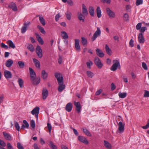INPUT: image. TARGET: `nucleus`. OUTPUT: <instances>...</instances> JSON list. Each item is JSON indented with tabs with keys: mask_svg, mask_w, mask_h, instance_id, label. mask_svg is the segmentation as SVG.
<instances>
[{
	"mask_svg": "<svg viewBox=\"0 0 149 149\" xmlns=\"http://www.w3.org/2000/svg\"><path fill=\"white\" fill-rule=\"evenodd\" d=\"M55 76L58 81L59 85L58 88V90L59 92H61L65 88V85H63V78L61 74L60 73H56Z\"/></svg>",
	"mask_w": 149,
	"mask_h": 149,
	"instance_id": "obj_1",
	"label": "nucleus"
},
{
	"mask_svg": "<svg viewBox=\"0 0 149 149\" xmlns=\"http://www.w3.org/2000/svg\"><path fill=\"white\" fill-rule=\"evenodd\" d=\"M113 64L110 68L111 71H116L118 67L120 68V64L118 60H113Z\"/></svg>",
	"mask_w": 149,
	"mask_h": 149,
	"instance_id": "obj_2",
	"label": "nucleus"
},
{
	"mask_svg": "<svg viewBox=\"0 0 149 149\" xmlns=\"http://www.w3.org/2000/svg\"><path fill=\"white\" fill-rule=\"evenodd\" d=\"M40 108L38 107H36L31 111V113L33 115H35V117L38 119V115L39 113Z\"/></svg>",
	"mask_w": 149,
	"mask_h": 149,
	"instance_id": "obj_3",
	"label": "nucleus"
},
{
	"mask_svg": "<svg viewBox=\"0 0 149 149\" xmlns=\"http://www.w3.org/2000/svg\"><path fill=\"white\" fill-rule=\"evenodd\" d=\"M106 12L109 16L110 18H114L115 16L114 12L111 10L109 8H106Z\"/></svg>",
	"mask_w": 149,
	"mask_h": 149,
	"instance_id": "obj_4",
	"label": "nucleus"
},
{
	"mask_svg": "<svg viewBox=\"0 0 149 149\" xmlns=\"http://www.w3.org/2000/svg\"><path fill=\"white\" fill-rule=\"evenodd\" d=\"M36 53L40 58H41L42 56V50L40 47L39 46H37L36 48Z\"/></svg>",
	"mask_w": 149,
	"mask_h": 149,
	"instance_id": "obj_5",
	"label": "nucleus"
},
{
	"mask_svg": "<svg viewBox=\"0 0 149 149\" xmlns=\"http://www.w3.org/2000/svg\"><path fill=\"white\" fill-rule=\"evenodd\" d=\"M78 139L80 142L83 143L85 144L88 145L89 143V142L88 140L83 136H79L78 137Z\"/></svg>",
	"mask_w": 149,
	"mask_h": 149,
	"instance_id": "obj_6",
	"label": "nucleus"
},
{
	"mask_svg": "<svg viewBox=\"0 0 149 149\" xmlns=\"http://www.w3.org/2000/svg\"><path fill=\"white\" fill-rule=\"evenodd\" d=\"M97 29V31L95 33L93 37L91 38V40L92 41H94L97 37L100 36L101 31L99 29Z\"/></svg>",
	"mask_w": 149,
	"mask_h": 149,
	"instance_id": "obj_7",
	"label": "nucleus"
},
{
	"mask_svg": "<svg viewBox=\"0 0 149 149\" xmlns=\"http://www.w3.org/2000/svg\"><path fill=\"white\" fill-rule=\"evenodd\" d=\"M95 62L96 65L97 66L98 68H102L103 66L102 63L101 62L100 60L97 57H96L95 59Z\"/></svg>",
	"mask_w": 149,
	"mask_h": 149,
	"instance_id": "obj_8",
	"label": "nucleus"
},
{
	"mask_svg": "<svg viewBox=\"0 0 149 149\" xmlns=\"http://www.w3.org/2000/svg\"><path fill=\"white\" fill-rule=\"evenodd\" d=\"M118 125L119 132L120 133L123 132L124 131L125 124H123L121 121H120L118 123Z\"/></svg>",
	"mask_w": 149,
	"mask_h": 149,
	"instance_id": "obj_9",
	"label": "nucleus"
},
{
	"mask_svg": "<svg viewBox=\"0 0 149 149\" xmlns=\"http://www.w3.org/2000/svg\"><path fill=\"white\" fill-rule=\"evenodd\" d=\"M85 15L82 14L80 12L77 13V17L79 20L81 22H84L85 19Z\"/></svg>",
	"mask_w": 149,
	"mask_h": 149,
	"instance_id": "obj_10",
	"label": "nucleus"
},
{
	"mask_svg": "<svg viewBox=\"0 0 149 149\" xmlns=\"http://www.w3.org/2000/svg\"><path fill=\"white\" fill-rule=\"evenodd\" d=\"M74 40H75V43H74L75 47L77 51H78V52H79L80 51V49H81L80 46L79 44V40L78 39H75Z\"/></svg>",
	"mask_w": 149,
	"mask_h": 149,
	"instance_id": "obj_11",
	"label": "nucleus"
},
{
	"mask_svg": "<svg viewBox=\"0 0 149 149\" xmlns=\"http://www.w3.org/2000/svg\"><path fill=\"white\" fill-rule=\"evenodd\" d=\"M48 91L46 88H44L42 92V97L43 100H45L46 99L48 95Z\"/></svg>",
	"mask_w": 149,
	"mask_h": 149,
	"instance_id": "obj_12",
	"label": "nucleus"
},
{
	"mask_svg": "<svg viewBox=\"0 0 149 149\" xmlns=\"http://www.w3.org/2000/svg\"><path fill=\"white\" fill-rule=\"evenodd\" d=\"M139 42L140 43H143L145 42V40L143 34L140 33L138 36Z\"/></svg>",
	"mask_w": 149,
	"mask_h": 149,
	"instance_id": "obj_13",
	"label": "nucleus"
},
{
	"mask_svg": "<svg viewBox=\"0 0 149 149\" xmlns=\"http://www.w3.org/2000/svg\"><path fill=\"white\" fill-rule=\"evenodd\" d=\"M31 79H33L34 77H36V75L33 70L31 68H29Z\"/></svg>",
	"mask_w": 149,
	"mask_h": 149,
	"instance_id": "obj_14",
	"label": "nucleus"
},
{
	"mask_svg": "<svg viewBox=\"0 0 149 149\" xmlns=\"http://www.w3.org/2000/svg\"><path fill=\"white\" fill-rule=\"evenodd\" d=\"M4 76L7 79H9L12 78V75L10 72L6 70L4 71Z\"/></svg>",
	"mask_w": 149,
	"mask_h": 149,
	"instance_id": "obj_15",
	"label": "nucleus"
},
{
	"mask_svg": "<svg viewBox=\"0 0 149 149\" xmlns=\"http://www.w3.org/2000/svg\"><path fill=\"white\" fill-rule=\"evenodd\" d=\"M72 108V103L70 102L66 104L65 108V109L67 111L70 112L71 111Z\"/></svg>",
	"mask_w": 149,
	"mask_h": 149,
	"instance_id": "obj_16",
	"label": "nucleus"
},
{
	"mask_svg": "<svg viewBox=\"0 0 149 149\" xmlns=\"http://www.w3.org/2000/svg\"><path fill=\"white\" fill-rule=\"evenodd\" d=\"M96 53L97 55L100 57H102L104 56V54L102 51L100 49L97 48L96 49Z\"/></svg>",
	"mask_w": 149,
	"mask_h": 149,
	"instance_id": "obj_17",
	"label": "nucleus"
},
{
	"mask_svg": "<svg viewBox=\"0 0 149 149\" xmlns=\"http://www.w3.org/2000/svg\"><path fill=\"white\" fill-rule=\"evenodd\" d=\"M74 104L76 108V110L78 113H79L81 111V107L80 103L79 102H74Z\"/></svg>",
	"mask_w": 149,
	"mask_h": 149,
	"instance_id": "obj_18",
	"label": "nucleus"
},
{
	"mask_svg": "<svg viewBox=\"0 0 149 149\" xmlns=\"http://www.w3.org/2000/svg\"><path fill=\"white\" fill-rule=\"evenodd\" d=\"M8 7L12 9L14 11H17V8L16 4L13 2H11L8 6Z\"/></svg>",
	"mask_w": 149,
	"mask_h": 149,
	"instance_id": "obj_19",
	"label": "nucleus"
},
{
	"mask_svg": "<svg viewBox=\"0 0 149 149\" xmlns=\"http://www.w3.org/2000/svg\"><path fill=\"white\" fill-rule=\"evenodd\" d=\"M82 14L86 16H87L88 14V12L87 10L86 7L84 4L82 5Z\"/></svg>",
	"mask_w": 149,
	"mask_h": 149,
	"instance_id": "obj_20",
	"label": "nucleus"
},
{
	"mask_svg": "<svg viewBox=\"0 0 149 149\" xmlns=\"http://www.w3.org/2000/svg\"><path fill=\"white\" fill-rule=\"evenodd\" d=\"M33 79H31L32 83L35 85H37L39 83L40 81V78L39 77L36 78L34 77Z\"/></svg>",
	"mask_w": 149,
	"mask_h": 149,
	"instance_id": "obj_21",
	"label": "nucleus"
},
{
	"mask_svg": "<svg viewBox=\"0 0 149 149\" xmlns=\"http://www.w3.org/2000/svg\"><path fill=\"white\" fill-rule=\"evenodd\" d=\"M3 134L4 138L7 140L10 141L11 139V136L9 133L3 132Z\"/></svg>",
	"mask_w": 149,
	"mask_h": 149,
	"instance_id": "obj_22",
	"label": "nucleus"
},
{
	"mask_svg": "<svg viewBox=\"0 0 149 149\" xmlns=\"http://www.w3.org/2000/svg\"><path fill=\"white\" fill-rule=\"evenodd\" d=\"M13 63V60L11 59L8 60L6 63V66L8 68L10 67Z\"/></svg>",
	"mask_w": 149,
	"mask_h": 149,
	"instance_id": "obj_23",
	"label": "nucleus"
},
{
	"mask_svg": "<svg viewBox=\"0 0 149 149\" xmlns=\"http://www.w3.org/2000/svg\"><path fill=\"white\" fill-rule=\"evenodd\" d=\"M104 146L107 149H111L112 148L111 145L108 141L104 140Z\"/></svg>",
	"mask_w": 149,
	"mask_h": 149,
	"instance_id": "obj_24",
	"label": "nucleus"
},
{
	"mask_svg": "<svg viewBox=\"0 0 149 149\" xmlns=\"http://www.w3.org/2000/svg\"><path fill=\"white\" fill-rule=\"evenodd\" d=\"M36 38L37 39L38 41L39 42V43L41 45L43 44L44 43V42L41 36L37 33H36Z\"/></svg>",
	"mask_w": 149,
	"mask_h": 149,
	"instance_id": "obj_25",
	"label": "nucleus"
},
{
	"mask_svg": "<svg viewBox=\"0 0 149 149\" xmlns=\"http://www.w3.org/2000/svg\"><path fill=\"white\" fill-rule=\"evenodd\" d=\"M88 10L90 15L92 17H94V16L95 12L93 7L90 6Z\"/></svg>",
	"mask_w": 149,
	"mask_h": 149,
	"instance_id": "obj_26",
	"label": "nucleus"
},
{
	"mask_svg": "<svg viewBox=\"0 0 149 149\" xmlns=\"http://www.w3.org/2000/svg\"><path fill=\"white\" fill-rule=\"evenodd\" d=\"M33 60L36 67L37 68H40V62L35 58H33Z\"/></svg>",
	"mask_w": 149,
	"mask_h": 149,
	"instance_id": "obj_27",
	"label": "nucleus"
},
{
	"mask_svg": "<svg viewBox=\"0 0 149 149\" xmlns=\"http://www.w3.org/2000/svg\"><path fill=\"white\" fill-rule=\"evenodd\" d=\"M96 13L97 16L98 18L100 17H101V11L100 8L99 7H97L96 9Z\"/></svg>",
	"mask_w": 149,
	"mask_h": 149,
	"instance_id": "obj_28",
	"label": "nucleus"
},
{
	"mask_svg": "<svg viewBox=\"0 0 149 149\" xmlns=\"http://www.w3.org/2000/svg\"><path fill=\"white\" fill-rule=\"evenodd\" d=\"M82 130L83 132L86 135L89 136H91V134L86 128H83Z\"/></svg>",
	"mask_w": 149,
	"mask_h": 149,
	"instance_id": "obj_29",
	"label": "nucleus"
},
{
	"mask_svg": "<svg viewBox=\"0 0 149 149\" xmlns=\"http://www.w3.org/2000/svg\"><path fill=\"white\" fill-rule=\"evenodd\" d=\"M61 36L63 38L65 39H67L68 38V36L67 33L64 31L61 32Z\"/></svg>",
	"mask_w": 149,
	"mask_h": 149,
	"instance_id": "obj_30",
	"label": "nucleus"
},
{
	"mask_svg": "<svg viewBox=\"0 0 149 149\" xmlns=\"http://www.w3.org/2000/svg\"><path fill=\"white\" fill-rule=\"evenodd\" d=\"M7 44L9 45L10 47L13 49L15 47V46L13 42L11 40H9L7 42Z\"/></svg>",
	"mask_w": 149,
	"mask_h": 149,
	"instance_id": "obj_31",
	"label": "nucleus"
},
{
	"mask_svg": "<svg viewBox=\"0 0 149 149\" xmlns=\"http://www.w3.org/2000/svg\"><path fill=\"white\" fill-rule=\"evenodd\" d=\"M118 96L121 98H123L125 97L127 95V93L126 92L121 93L120 92L118 93Z\"/></svg>",
	"mask_w": 149,
	"mask_h": 149,
	"instance_id": "obj_32",
	"label": "nucleus"
},
{
	"mask_svg": "<svg viewBox=\"0 0 149 149\" xmlns=\"http://www.w3.org/2000/svg\"><path fill=\"white\" fill-rule=\"evenodd\" d=\"M42 76L43 79H45L47 77L48 74L45 70H43L42 72Z\"/></svg>",
	"mask_w": 149,
	"mask_h": 149,
	"instance_id": "obj_33",
	"label": "nucleus"
},
{
	"mask_svg": "<svg viewBox=\"0 0 149 149\" xmlns=\"http://www.w3.org/2000/svg\"><path fill=\"white\" fill-rule=\"evenodd\" d=\"M81 39V42L83 45L84 46H86L87 44V39L84 37H82Z\"/></svg>",
	"mask_w": 149,
	"mask_h": 149,
	"instance_id": "obj_34",
	"label": "nucleus"
},
{
	"mask_svg": "<svg viewBox=\"0 0 149 149\" xmlns=\"http://www.w3.org/2000/svg\"><path fill=\"white\" fill-rule=\"evenodd\" d=\"M105 49L107 53L109 55L111 54V51L107 44L105 45Z\"/></svg>",
	"mask_w": 149,
	"mask_h": 149,
	"instance_id": "obj_35",
	"label": "nucleus"
},
{
	"mask_svg": "<svg viewBox=\"0 0 149 149\" xmlns=\"http://www.w3.org/2000/svg\"><path fill=\"white\" fill-rule=\"evenodd\" d=\"M86 74L90 78H92L94 76L93 73L90 71H87Z\"/></svg>",
	"mask_w": 149,
	"mask_h": 149,
	"instance_id": "obj_36",
	"label": "nucleus"
},
{
	"mask_svg": "<svg viewBox=\"0 0 149 149\" xmlns=\"http://www.w3.org/2000/svg\"><path fill=\"white\" fill-rule=\"evenodd\" d=\"M67 18L69 20H70L71 18V15L72 13L71 12L69 11H67L65 13Z\"/></svg>",
	"mask_w": 149,
	"mask_h": 149,
	"instance_id": "obj_37",
	"label": "nucleus"
},
{
	"mask_svg": "<svg viewBox=\"0 0 149 149\" xmlns=\"http://www.w3.org/2000/svg\"><path fill=\"white\" fill-rule=\"evenodd\" d=\"M17 82L19 84V85L21 88H22L24 84V82L23 80L21 78L18 79Z\"/></svg>",
	"mask_w": 149,
	"mask_h": 149,
	"instance_id": "obj_38",
	"label": "nucleus"
},
{
	"mask_svg": "<svg viewBox=\"0 0 149 149\" xmlns=\"http://www.w3.org/2000/svg\"><path fill=\"white\" fill-rule=\"evenodd\" d=\"M14 124L16 130L18 131H20V126L18 123L16 121H14Z\"/></svg>",
	"mask_w": 149,
	"mask_h": 149,
	"instance_id": "obj_39",
	"label": "nucleus"
},
{
	"mask_svg": "<svg viewBox=\"0 0 149 149\" xmlns=\"http://www.w3.org/2000/svg\"><path fill=\"white\" fill-rule=\"evenodd\" d=\"M17 64L20 68H23L25 66V64L24 62L19 61L18 62Z\"/></svg>",
	"mask_w": 149,
	"mask_h": 149,
	"instance_id": "obj_40",
	"label": "nucleus"
},
{
	"mask_svg": "<svg viewBox=\"0 0 149 149\" xmlns=\"http://www.w3.org/2000/svg\"><path fill=\"white\" fill-rule=\"evenodd\" d=\"M27 48L29 50L32 52H33L35 50L34 47L31 44H29L27 47Z\"/></svg>",
	"mask_w": 149,
	"mask_h": 149,
	"instance_id": "obj_41",
	"label": "nucleus"
},
{
	"mask_svg": "<svg viewBox=\"0 0 149 149\" xmlns=\"http://www.w3.org/2000/svg\"><path fill=\"white\" fill-rule=\"evenodd\" d=\"M39 19L40 22L43 26L45 25V20L43 17L39 16Z\"/></svg>",
	"mask_w": 149,
	"mask_h": 149,
	"instance_id": "obj_42",
	"label": "nucleus"
},
{
	"mask_svg": "<svg viewBox=\"0 0 149 149\" xmlns=\"http://www.w3.org/2000/svg\"><path fill=\"white\" fill-rule=\"evenodd\" d=\"M86 65L87 67L89 69L91 68V66L93 65V62L90 60L88 61L86 63Z\"/></svg>",
	"mask_w": 149,
	"mask_h": 149,
	"instance_id": "obj_43",
	"label": "nucleus"
},
{
	"mask_svg": "<svg viewBox=\"0 0 149 149\" xmlns=\"http://www.w3.org/2000/svg\"><path fill=\"white\" fill-rule=\"evenodd\" d=\"M49 146L52 149H57L56 146L54 144L52 141L49 142Z\"/></svg>",
	"mask_w": 149,
	"mask_h": 149,
	"instance_id": "obj_44",
	"label": "nucleus"
},
{
	"mask_svg": "<svg viewBox=\"0 0 149 149\" xmlns=\"http://www.w3.org/2000/svg\"><path fill=\"white\" fill-rule=\"evenodd\" d=\"M123 19L125 21H127L129 20V16L127 13L124 14L123 16Z\"/></svg>",
	"mask_w": 149,
	"mask_h": 149,
	"instance_id": "obj_45",
	"label": "nucleus"
},
{
	"mask_svg": "<svg viewBox=\"0 0 149 149\" xmlns=\"http://www.w3.org/2000/svg\"><path fill=\"white\" fill-rule=\"evenodd\" d=\"M30 125L32 128H35L36 126L35 122L33 120H32L31 121Z\"/></svg>",
	"mask_w": 149,
	"mask_h": 149,
	"instance_id": "obj_46",
	"label": "nucleus"
},
{
	"mask_svg": "<svg viewBox=\"0 0 149 149\" xmlns=\"http://www.w3.org/2000/svg\"><path fill=\"white\" fill-rule=\"evenodd\" d=\"M23 123L24 124V125L25 126V127L26 128H28L29 127V124H28V123L27 122V121L25 120H24L23 121Z\"/></svg>",
	"mask_w": 149,
	"mask_h": 149,
	"instance_id": "obj_47",
	"label": "nucleus"
},
{
	"mask_svg": "<svg viewBox=\"0 0 149 149\" xmlns=\"http://www.w3.org/2000/svg\"><path fill=\"white\" fill-rule=\"evenodd\" d=\"M144 97H149V91H148L145 90L144 94Z\"/></svg>",
	"mask_w": 149,
	"mask_h": 149,
	"instance_id": "obj_48",
	"label": "nucleus"
},
{
	"mask_svg": "<svg viewBox=\"0 0 149 149\" xmlns=\"http://www.w3.org/2000/svg\"><path fill=\"white\" fill-rule=\"evenodd\" d=\"M17 147L18 149H24V147L20 143H17Z\"/></svg>",
	"mask_w": 149,
	"mask_h": 149,
	"instance_id": "obj_49",
	"label": "nucleus"
},
{
	"mask_svg": "<svg viewBox=\"0 0 149 149\" xmlns=\"http://www.w3.org/2000/svg\"><path fill=\"white\" fill-rule=\"evenodd\" d=\"M7 149H14L13 146L9 143H8L7 144Z\"/></svg>",
	"mask_w": 149,
	"mask_h": 149,
	"instance_id": "obj_50",
	"label": "nucleus"
},
{
	"mask_svg": "<svg viewBox=\"0 0 149 149\" xmlns=\"http://www.w3.org/2000/svg\"><path fill=\"white\" fill-rule=\"evenodd\" d=\"M143 3V0H137L136 1V4L137 6L142 4Z\"/></svg>",
	"mask_w": 149,
	"mask_h": 149,
	"instance_id": "obj_51",
	"label": "nucleus"
},
{
	"mask_svg": "<svg viewBox=\"0 0 149 149\" xmlns=\"http://www.w3.org/2000/svg\"><path fill=\"white\" fill-rule=\"evenodd\" d=\"M142 67L145 70H147L148 68L146 64L144 62H143L142 65Z\"/></svg>",
	"mask_w": 149,
	"mask_h": 149,
	"instance_id": "obj_52",
	"label": "nucleus"
},
{
	"mask_svg": "<svg viewBox=\"0 0 149 149\" xmlns=\"http://www.w3.org/2000/svg\"><path fill=\"white\" fill-rule=\"evenodd\" d=\"M0 145L3 147H4L6 145V144L5 143L4 141L0 139Z\"/></svg>",
	"mask_w": 149,
	"mask_h": 149,
	"instance_id": "obj_53",
	"label": "nucleus"
},
{
	"mask_svg": "<svg viewBox=\"0 0 149 149\" xmlns=\"http://www.w3.org/2000/svg\"><path fill=\"white\" fill-rule=\"evenodd\" d=\"M30 23V22H27L24 24V26L22 27V28H27L28 26L29 25Z\"/></svg>",
	"mask_w": 149,
	"mask_h": 149,
	"instance_id": "obj_54",
	"label": "nucleus"
},
{
	"mask_svg": "<svg viewBox=\"0 0 149 149\" xmlns=\"http://www.w3.org/2000/svg\"><path fill=\"white\" fill-rule=\"evenodd\" d=\"M149 127V118L148 121L146 125L142 127V128L143 129H147Z\"/></svg>",
	"mask_w": 149,
	"mask_h": 149,
	"instance_id": "obj_55",
	"label": "nucleus"
},
{
	"mask_svg": "<svg viewBox=\"0 0 149 149\" xmlns=\"http://www.w3.org/2000/svg\"><path fill=\"white\" fill-rule=\"evenodd\" d=\"M47 126L48 128L49 132L50 133L52 130V126L51 124L49 123H48L47 124Z\"/></svg>",
	"mask_w": 149,
	"mask_h": 149,
	"instance_id": "obj_56",
	"label": "nucleus"
},
{
	"mask_svg": "<svg viewBox=\"0 0 149 149\" xmlns=\"http://www.w3.org/2000/svg\"><path fill=\"white\" fill-rule=\"evenodd\" d=\"M141 23H139L136 26V28H146V27H141Z\"/></svg>",
	"mask_w": 149,
	"mask_h": 149,
	"instance_id": "obj_57",
	"label": "nucleus"
},
{
	"mask_svg": "<svg viewBox=\"0 0 149 149\" xmlns=\"http://www.w3.org/2000/svg\"><path fill=\"white\" fill-rule=\"evenodd\" d=\"M67 3L71 6H72L73 4L72 1V0H68Z\"/></svg>",
	"mask_w": 149,
	"mask_h": 149,
	"instance_id": "obj_58",
	"label": "nucleus"
},
{
	"mask_svg": "<svg viewBox=\"0 0 149 149\" xmlns=\"http://www.w3.org/2000/svg\"><path fill=\"white\" fill-rule=\"evenodd\" d=\"M116 88V86H115L114 84L112 83L111 84V90L112 91L114 90Z\"/></svg>",
	"mask_w": 149,
	"mask_h": 149,
	"instance_id": "obj_59",
	"label": "nucleus"
},
{
	"mask_svg": "<svg viewBox=\"0 0 149 149\" xmlns=\"http://www.w3.org/2000/svg\"><path fill=\"white\" fill-rule=\"evenodd\" d=\"M60 15L59 13H58L55 16V20L56 21H57L59 19V18L60 17Z\"/></svg>",
	"mask_w": 149,
	"mask_h": 149,
	"instance_id": "obj_60",
	"label": "nucleus"
},
{
	"mask_svg": "<svg viewBox=\"0 0 149 149\" xmlns=\"http://www.w3.org/2000/svg\"><path fill=\"white\" fill-rule=\"evenodd\" d=\"M133 42L134 41L132 40V39H131L130 41L129 45L132 47L134 46Z\"/></svg>",
	"mask_w": 149,
	"mask_h": 149,
	"instance_id": "obj_61",
	"label": "nucleus"
},
{
	"mask_svg": "<svg viewBox=\"0 0 149 149\" xmlns=\"http://www.w3.org/2000/svg\"><path fill=\"white\" fill-rule=\"evenodd\" d=\"M1 47L3 48H4L6 49H7L8 48V46L5 45L3 43H2L1 44Z\"/></svg>",
	"mask_w": 149,
	"mask_h": 149,
	"instance_id": "obj_62",
	"label": "nucleus"
},
{
	"mask_svg": "<svg viewBox=\"0 0 149 149\" xmlns=\"http://www.w3.org/2000/svg\"><path fill=\"white\" fill-rule=\"evenodd\" d=\"M4 100V97L3 95L0 96V104L2 103Z\"/></svg>",
	"mask_w": 149,
	"mask_h": 149,
	"instance_id": "obj_63",
	"label": "nucleus"
},
{
	"mask_svg": "<svg viewBox=\"0 0 149 149\" xmlns=\"http://www.w3.org/2000/svg\"><path fill=\"white\" fill-rule=\"evenodd\" d=\"M102 89H100L96 91V92L95 93V94L96 95H100L102 92Z\"/></svg>",
	"mask_w": 149,
	"mask_h": 149,
	"instance_id": "obj_64",
	"label": "nucleus"
}]
</instances>
